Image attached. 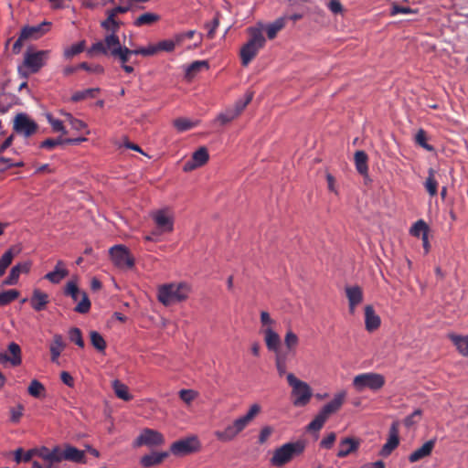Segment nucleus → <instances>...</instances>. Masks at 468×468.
<instances>
[{
    "label": "nucleus",
    "instance_id": "obj_45",
    "mask_svg": "<svg viewBox=\"0 0 468 468\" xmlns=\"http://www.w3.org/2000/svg\"><path fill=\"white\" fill-rule=\"evenodd\" d=\"M86 47V42L84 40H81L78 43H75L71 45L70 47H68L64 49V57L66 58H71L74 56L81 53Z\"/></svg>",
    "mask_w": 468,
    "mask_h": 468
},
{
    "label": "nucleus",
    "instance_id": "obj_17",
    "mask_svg": "<svg viewBox=\"0 0 468 468\" xmlns=\"http://www.w3.org/2000/svg\"><path fill=\"white\" fill-rule=\"evenodd\" d=\"M9 355L5 352L0 353V364L9 362L13 367H17L22 363V352L18 344L12 342L7 346Z\"/></svg>",
    "mask_w": 468,
    "mask_h": 468
},
{
    "label": "nucleus",
    "instance_id": "obj_49",
    "mask_svg": "<svg viewBox=\"0 0 468 468\" xmlns=\"http://www.w3.org/2000/svg\"><path fill=\"white\" fill-rule=\"evenodd\" d=\"M415 143L429 152L434 151V147L427 143V133L423 129L417 132Z\"/></svg>",
    "mask_w": 468,
    "mask_h": 468
},
{
    "label": "nucleus",
    "instance_id": "obj_48",
    "mask_svg": "<svg viewBox=\"0 0 468 468\" xmlns=\"http://www.w3.org/2000/svg\"><path fill=\"white\" fill-rule=\"evenodd\" d=\"M299 344V338L292 330H288L284 336V345L286 349L296 352V347Z\"/></svg>",
    "mask_w": 468,
    "mask_h": 468
},
{
    "label": "nucleus",
    "instance_id": "obj_37",
    "mask_svg": "<svg viewBox=\"0 0 468 468\" xmlns=\"http://www.w3.org/2000/svg\"><path fill=\"white\" fill-rule=\"evenodd\" d=\"M355 164L357 172L365 176L368 172L367 154L364 151H356L355 153Z\"/></svg>",
    "mask_w": 468,
    "mask_h": 468
},
{
    "label": "nucleus",
    "instance_id": "obj_50",
    "mask_svg": "<svg viewBox=\"0 0 468 468\" xmlns=\"http://www.w3.org/2000/svg\"><path fill=\"white\" fill-rule=\"evenodd\" d=\"M19 296V292L16 290H8L0 292V306H5L15 301Z\"/></svg>",
    "mask_w": 468,
    "mask_h": 468
},
{
    "label": "nucleus",
    "instance_id": "obj_29",
    "mask_svg": "<svg viewBox=\"0 0 468 468\" xmlns=\"http://www.w3.org/2000/svg\"><path fill=\"white\" fill-rule=\"evenodd\" d=\"M35 450V455H37L38 457H40L42 460L48 463V468H51L54 463H58V446L54 447L52 450H49L47 447H42L39 450Z\"/></svg>",
    "mask_w": 468,
    "mask_h": 468
},
{
    "label": "nucleus",
    "instance_id": "obj_11",
    "mask_svg": "<svg viewBox=\"0 0 468 468\" xmlns=\"http://www.w3.org/2000/svg\"><path fill=\"white\" fill-rule=\"evenodd\" d=\"M200 448V442L196 436L187 437L173 442L170 452L174 455L183 456L196 452Z\"/></svg>",
    "mask_w": 468,
    "mask_h": 468
},
{
    "label": "nucleus",
    "instance_id": "obj_15",
    "mask_svg": "<svg viewBox=\"0 0 468 468\" xmlns=\"http://www.w3.org/2000/svg\"><path fill=\"white\" fill-rule=\"evenodd\" d=\"M152 218L156 225L157 230L153 232L154 234L169 233L174 229V218L168 213L166 209H161L154 212Z\"/></svg>",
    "mask_w": 468,
    "mask_h": 468
},
{
    "label": "nucleus",
    "instance_id": "obj_47",
    "mask_svg": "<svg viewBox=\"0 0 468 468\" xmlns=\"http://www.w3.org/2000/svg\"><path fill=\"white\" fill-rule=\"evenodd\" d=\"M45 390L44 385L37 379L32 380L27 388L29 395L34 398H40L44 395Z\"/></svg>",
    "mask_w": 468,
    "mask_h": 468
},
{
    "label": "nucleus",
    "instance_id": "obj_57",
    "mask_svg": "<svg viewBox=\"0 0 468 468\" xmlns=\"http://www.w3.org/2000/svg\"><path fill=\"white\" fill-rule=\"evenodd\" d=\"M237 113L235 112V110H232L231 108L227 109L225 112L219 113L217 117V121L220 122V124L224 125L228 122H231L237 117Z\"/></svg>",
    "mask_w": 468,
    "mask_h": 468
},
{
    "label": "nucleus",
    "instance_id": "obj_62",
    "mask_svg": "<svg viewBox=\"0 0 468 468\" xmlns=\"http://www.w3.org/2000/svg\"><path fill=\"white\" fill-rule=\"evenodd\" d=\"M38 31H21V34L18 39L14 43L13 50L14 52H18L20 48L23 45V41L30 37L34 33H37Z\"/></svg>",
    "mask_w": 468,
    "mask_h": 468
},
{
    "label": "nucleus",
    "instance_id": "obj_6",
    "mask_svg": "<svg viewBox=\"0 0 468 468\" xmlns=\"http://www.w3.org/2000/svg\"><path fill=\"white\" fill-rule=\"evenodd\" d=\"M304 449L305 444L301 441L285 443L273 452L270 461L271 464L277 467L282 466L294 457L301 455Z\"/></svg>",
    "mask_w": 468,
    "mask_h": 468
},
{
    "label": "nucleus",
    "instance_id": "obj_53",
    "mask_svg": "<svg viewBox=\"0 0 468 468\" xmlns=\"http://www.w3.org/2000/svg\"><path fill=\"white\" fill-rule=\"evenodd\" d=\"M252 98V92H247L244 98L237 101L234 107L231 109L235 110V112L239 116L241 113V112L246 108V106L251 101Z\"/></svg>",
    "mask_w": 468,
    "mask_h": 468
},
{
    "label": "nucleus",
    "instance_id": "obj_59",
    "mask_svg": "<svg viewBox=\"0 0 468 468\" xmlns=\"http://www.w3.org/2000/svg\"><path fill=\"white\" fill-rule=\"evenodd\" d=\"M69 337L71 342H74L78 346L83 347L84 346V341L82 338L81 331L77 328L73 327L69 332Z\"/></svg>",
    "mask_w": 468,
    "mask_h": 468
},
{
    "label": "nucleus",
    "instance_id": "obj_46",
    "mask_svg": "<svg viewBox=\"0 0 468 468\" xmlns=\"http://www.w3.org/2000/svg\"><path fill=\"white\" fill-rule=\"evenodd\" d=\"M4 165V168H0V173L12 168V167H23L25 165L24 162L21 160L13 159L7 156H0V165Z\"/></svg>",
    "mask_w": 468,
    "mask_h": 468
},
{
    "label": "nucleus",
    "instance_id": "obj_16",
    "mask_svg": "<svg viewBox=\"0 0 468 468\" xmlns=\"http://www.w3.org/2000/svg\"><path fill=\"white\" fill-rule=\"evenodd\" d=\"M209 159L207 149L205 146L199 147L192 154L190 160L184 164L183 170L185 172H190L197 167L203 166Z\"/></svg>",
    "mask_w": 468,
    "mask_h": 468
},
{
    "label": "nucleus",
    "instance_id": "obj_42",
    "mask_svg": "<svg viewBox=\"0 0 468 468\" xmlns=\"http://www.w3.org/2000/svg\"><path fill=\"white\" fill-rule=\"evenodd\" d=\"M63 115L66 118V122L69 123L71 128L76 131H85V134H90V131L87 130V124L79 119H76L72 116L71 113L64 112Z\"/></svg>",
    "mask_w": 468,
    "mask_h": 468
},
{
    "label": "nucleus",
    "instance_id": "obj_1",
    "mask_svg": "<svg viewBox=\"0 0 468 468\" xmlns=\"http://www.w3.org/2000/svg\"><path fill=\"white\" fill-rule=\"evenodd\" d=\"M144 50L143 47L137 48H129L125 45H122L118 36L112 31V34L107 35L103 40L95 42L89 49L88 53L102 54L112 57L117 60L121 68L127 73L131 74L134 71L133 64L137 61L133 59V55H142Z\"/></svg>",
    "mask_w": 468,
    "mask_h": 468
},
{
    "label": "nucleus",
    "instance_id": "obj_4",
    "mask_svg": "<svg viewBox=\"0 0 468 468\" xmlns=\"http://www.w3.org/2000/svg\"><path fill=\"white\" fill-rule=\"evenodd\" d=\"M190 292V286L186 282L166 283L158 288L157 298L160 303L169 306L185 301Z\"/></svg>",
    "mask_w": 468,
    "mask_h": 468
},
{
    "label": "nucleus",
    "instance_id": "obj_55",
    "mask_svg": "<svg viewBox=\"0 0 468 468\" xmlns=\"http://www.w3.org/2000/svg\"><path fill=\"white\" fill-rule=\"evenodd\" d=\"M275 362H282L288 363V361L295 356L294 351H290L289 349L282 350L280 347L275 351Z\"/></svg>",
    "mask_w": 468,
    "mask_h": 468
},
{
    "label": "nucleus",
    "instance_id": "obj_28",
    "mask_svg": "<svg viewBox=\"0 0 468 468\" xmlns=\"http://www.w3.org/2000/svg\"><path fill=\"white\" fill-rule=\"evenodd\" d=\"M365 325L368 332H373L380 325V317L375 313L371 305L365 307Z\"/></svg>",
    "mask_w": 468,
    "mask_h": 468
},
{
    "label": "nucleus",
    "instance_id": "obj_27",
    "mask_svg": "<svg viewBox=\"0 0 468 468\" xmlns=\"http://www.w3.org/2000/svg\"><path fill=\"white\" fill-rule=\"evenodd\" d=\"M30 269V265L27 262L17 263L15 265L8 276L4 281L5 285H15L17 283L19 276L22 272H27Z\"/></svg>",
    "mask_w": 468,
    "mask_h": 468
},
{
    "label": "nucleus",
    "instance_id": "obj_21",
    "mask_svg": "<svg viewBox=\"0 0 468 468\" xmlns=\"http://www.w3.org/2000/svg\"><path fill=\"white\" fill-rule=\"evenodd\" d=\"M346 295L349 303V312L354 314L356 307L363 301V291L357 285L347 286L346 288Z\"/></svg>",
    "mask_w": 468,
    "mask_h": 468
},
{
    "label": "nucleus",
    "instance_id": "obj_64",
    "mask_svg": "<svg viewBox=\"0 0 468 468\" xmlns=\"http://www.w3.org/2000/svg\"><path fill=\"white\" fill-rule=\"evenodd\" d=\"M24 406L22 404H18L16 407L10 409V420L14 423L19 422L21 417L23 416Z\"/></svg>",
    "mask_w": 468,
    "mask_h": 468
},
{
    "label": "nucleus",
    "instance_id": "obj_10",
    "mask_svg": "<svg viewBox=\"0 0 468 468\" xmlns=\"http://www.w3.org/2000/svg\"><path fill=\"white\" fill-rule=\"evenodd\" d=\"M112 262L120 269H132L134 266V258L124 245H115L110 249Z\"/></svg>",
    "mask_w": 468,
    "mask_h": 468
},
{
    "label": "nucleus",
    "instance_id": "obj_43",
    "mask_svg": "<svg viewBox=\"0 0 468 468\" xmlns=\"http://www.w3.org/2000/svg\"><path fill=\"white\" fill-rule=\"evenodd\" d=\"M90 343L93 347L99 352H104L106 349V342L102 335L97 331H90Z\"/></svg>",
    "mask_w": 468,
    "mask_h": 468
},
{
    "label": "nucleus",
    "instance_id": "obj_38",
    "mask_svg": "<svg viewBox=\"0 0 468 468\" xmlns=\"http://www.w3.org/2000/svg\"><path fill=\"white\" fill-rule=\"evenodd\" d=\"M112 388L119 399L124 401H129L133 399L132 395L129 393L128 387L120 380L115 379L112 381Z\"/></svg>",
    "mask_w": 468,
    "mask_h": 468
},
{
    "label": "nucleus",
    "instance_id": "obj_36",
    "mask_svg": "<svg viewBox=\"0 0 468 468\" xmlns=\"http://www.w3.org/2000/svg\"><path fill=\"white\" fill-rule=\"evenodd\" d=\"M160 19V16L154 13H144L139 16L133 22V26L140 27H152Z\"/></svg>",
    "mask_w": 468,
    "mask_h": 468
},
{
    "label": "nucleus",
    "instance_id": "obj_2",
    "mask_svg": "<svg viewBox=\"0 0 468 468\" xmlns=\"http://www.w3.org/2000/svg\"><path fill=\"white\" fill-rule=\"evenodd\" d=\"M277 33L278 31H252L239 51L241 65L247 67L263 48L266 37L272 40L277 37Z\"/></svg>",
    "mask_w": 468,
    "mask_h": 468
},
{
    "label": "nucleus",
    "instance_id": "obj_51",
    "mask_svg": "<svg viewBox=\"0 0 468 468\" xmlns=\"http://www.w3.org/2000/svg\"><path fill=\"white\" fill-rule=\"evenodd\" d=\"M36 450H29L24 452L22 448H18L15 451V461L19 463L21 462L27 463L29 462L33 456L35 455Z\"/></svg>",
    "mask_w": 468,
    "mask_h": 468
},
{
    "label": "nucleus",
    "instance_id": "obj_9",
    "mask_svg": "<svg viewBox=\"0 0 468 468\" xmlns=\"http://www.w3.org/2000/svg\"><path fill=\"white\" fill-rule=\"evenodd\" d=\"M165 443L164 435L153 429H144L139 436L133 441V446L134 448L147 446V447H157Z\"/></svg>",
    "mask_w": 468,
    "mask_h": 468
},
{
    "label": "nucleus",
    "instance_id": "obj_7",
    "mask_svg": "<svg viewBox=\"0 0 468 468\" xmlns=\"http://www.w3.org/2000/svg\"><path fill=\"white\" fill-rule=\"evenodd\" d=\"M287 381L292 387V395L294 398L292 404L295 407L306 406L313 396L310 386L298 379L292 373L287 374Z\"/></svg>",
    "mask_w": 468,
    "mask_h": 468
},
{
    "label": "nucleus",
    "instance_id": "obj_26",
    "mask_svg": "<svg viewBox=\"0 0 468 468\" xmlns=\"http://www.w3.org/2000/svg\"><path fill=\"white\" fill-rule=\"evenodd\" d=\"M169 453L167 452H151L144 455L140 460V464L144 468L153 467L160 464Z\"/></svg>",
    "mask_w": 468,
    "mask_h": 468
},
{
    "label": "nucleus",
    "instance_id": "obj_60",
    "mask_svg": "<svg viewBox=\"0 0 468 468\" xmlns=\"http://www.w3.org/2000/svg\"><path fill=\"white\" fill-rule=\"evenodd\" d=\"M411 13H413V10L411 8H410L409 6L403 5L397 2H393L391 5L390 14L392 16L398 15V14L407 15V14H411Z\"/></svg>",
    "mask_w": 468,
    "mask_h": 468
},
{
    "label": "nucleus",
    "instance_id": "obj_35",
    "mask_svg": "<svg viewBox=\"0 0 468 468\" xmlns=\"http://www.w3.org/2000/svg\"><path fill=\"white\" fill-rule=\"evenodd\" d=\"M300 18H302V15L299 14L281 16L269 25L266 29H282L283 27H290V22H293Z\"/></svg>",
    "mask_w": 468,
    "mask_h": 468
},
{
    "label": "nucleus",
    "instance_id": "obj_34",
    "mask_svg": "<svg viewBox=\"0 0 468 468\" xmlns=\"http://www.w3.org/2000/svg\"><path fill=\"white\" fill-rule=\"evenodd\" d=\"M208 69V64L205 60H196L191 64L186 66L185 76L186 79L191 80L197 76L202 69Z\"/></svg>",
    "mask_w": 468,
    "mask_h": 468
},
{
    "label": "nucleus",
    "instance_id": "obj_54",
    "mask_svg": "<svg viewBox=\"0 0 468 468\" xmlns=\"http://www.w3.org/2000/svg\"><path fill=\"white\" fill-rule=\"evenodd\" d=\"M97 92H99V89H97V88L87 89L84 90L77 91L72 95L71 100L73 101H80L85 100L90 97L93 98V97H95V94Z\"/></svg>",
    "mask_w": 468,
    "mask_h": 468
},
{
    "label": "nucleus",
    "instance_id": "obj_30",
    "mask_svg": "<svg viewBox=\"0 0 468 468\" xmlns=\"http://www.w3.org/2000/svg\"><path fill=\"white\" fill-rule=\"evenodd\" d=\"M262 332L267 348L274 352L280 347L281 340L279 335L271 326L262 329Z\"/></svg>",
    "mask_w": 468,
    "mask_h": 468
},
{
    "label": "nucleus",
    "instance_id": "obj_13",
    "mask_svg": "<svg viewBox=\"0 0 468 468\" xmlns=\"http://www.w3.org/2000/svg\"><path fill=\"white\" fill-rule=\"evenodd\" d=\"M14 131L25 137H30L37 131V124L26 113H18L14 119Z\"/></svg>",
    "mask_w": 468,
    "mask_h": 468
},
{
    "label": "nucleus",
    "instance_id": "obj_32",
    "mask_svg": "<svg viewBox=\"0 0 468 468\" xmlns=\"http://www.w3.org/2000/svg\"><path fill=\"white\" fill-rule=\"evenodd\" d=\"M448 338L453 343L462 356H468V335H459L456 334H449Z\"/></svg>",
    "mask_w": 468,
    "mask_h": 468
},
{
    "label": "nucleus",
    "instance_id": "obj_18",
    "mask_svg": "<svg viewBox=\"0 0 468 468\" xmlns=\"http://www.w3.org/2000/svg\"><path fill=\"white\" fill-rule=\"evenodd\" d=\"M142 56L150 57L161 51L170 52L175 48V42L170 39H165L158 42L157 44H151L147 47H143Z\"/></svg>",
    "mask_w": 468,
    "mask_h": 468
},
{
    "label": "nucleus",
    "instance_id": "obj_23",
    "mask_svg": "<svg viewBox=\"0 0 468 468\" xmlns=\"http://www.w3.org/2000/svg\"><path fill=\"white\" fill-rule=\"evenodd\" d=\"M360 446V441L355 438H345L339 442L337 457L345 458L350 453L357 451Z\"/></svg>",
    "mask_w": 468,
    "mask_h": 468
},
{
    "label": "nucleus",
    "instance_id": "obj_25",
    "mask_svg": "<svg viewBox=\"0 0 468 468\" xmlns=\"http://www.w3.org/2000/svg\"><path fill=\"white\" fill-rule=\"evenodd\" d=\"M129 10L128 6H117L111 11L106 20L101 22V27L104 29H117L123 24L115 18L117 14L125 13Z\"/></svg>",
    "mask_w": 468,
    "mask_h": 468
},
{
    "label": "nucleus",
    "instance_id": "obj_41",
    "mask_svg": "<svg viewBox=\"0 0 468 468\" xmlns=\"http://www.w3.org/2000/svg\"><path fill=\"white\" fill-rule=\"evenodd\" d=\"M173 124L178 132L182 133L197 126L198 121L193 122L186 118H177L174 120Z\"/></svg>",
    "mask_w": 468,
    "mask_h": 468
},
{
    "label": "nucleus",
    "instance_id": "obj_3",
    "mask_svg": "<svg viewBox=\"0 0 468 468\" xmlns=\"http://www.w3.org/2000/svg\"><path fill=\"white\" fill-rule=\"evenodd\" d=\"M346 398L345 390L335 394L334 399L323 406L314 420L307 425L306 430L310 432L319 431L333 414L336 413L343 406Z\"/></svg>",
    "mask_w": 468,
    "mask_h": 468
},
{
    "label": "nucleus",
    "instance_id": "obj_63",
    "mask_svg": "<svg viewBox=\"0 0 468 468\" xmlns=\"http://www.w3.org/2000/svg\"><path fill=\"white\" fill-rule=\"evenodd\" d=\"M197 396V393L193 389H181L179 391V398L186 404H190Z\"/></svg>",
    "mask_w": 468,
    "mask_h": 468
},
{
    "label": "nucleus",
    "instance_id": "obj_33",
    "mask_svg": "<svg viewBox=\"0 0 468 468\" xmlns=\"http://www.w3.org/2000/svg\"><path fill=\"white\" fill-rule=\"evenodd\" d=\"M66 345L61 335H55L50 345L49 350L51 361L57 362Z\"/></svg>",
    "mask_w": 468,
    "mask_h": 468
},
{
    "label": "nucleus",
    "instance_id": "obj_61",
    "mask_svg": "<svg viewBox=\"0 0 468 468\" xmlns=\"http://www.w3.org/2000/svg\"><path fill=\"white\" fill-rule=\"evenodd\" d=\"M80 69L86 70L88 72L95 73V74H102L104 72V69L102 66L99 64L90 65L87 62H81L78 65Z\"/></svg>",
    "mask_w": 468,
    "mask_h": 468
},
{
    "label": "nucleus",
    "instance_id": "obj_39",
    "mask_svg": "<svg viewBox=\"0 0 468 468\" xmlns=\"http://www.w3.org/2000/svg\"><path fill=\"white\" fill-rule=\"evenodd\" d=\"M18 251L19 250L16 248H10L2 255L0 258V277L5 274V270L12 263L15 255L18 253Z\"/></svg>",
    "mask_w": 468,
    "mask_h": 468
},
{
    "label": "nucleus",
    "instance_id": "obj_8",
    "mask_svg": "<svg viewBox=\"0 0 468 468\" xmlns=\"http://www.w3.org/2000/svg\"><path fill=\"white\" fill-rule=\"evenodd\" d=\"M385 383L383 375L373 372L356 375L353 379V387L359 392L366 388L378 391L384 387Z\"/></svg>",
    "mask_w": 468,
    "mask_h": 468
},
{
    "label": "nucleus",
    "instance_id": "obj_44",
    "mask_svg": "<svg viewBox=\"0 0 468 468\" xmlns=\"http://www.w3.org/2000/svg\"><path fill=\"white\" fill-rule=\"evenodd\" d=\"M261 408L259 404H253L250 407L248 412L239 417L241 422L248 427V425L255 419V417L261 412Z\"/></svg>",
    "mask_w": 468,
    "mask_h": 468
},
{
    "label": "nucleus",
    "instance_id": "obj_58",
    "mask_svg": "<svg viewBox=\"0 0 468 468\" xmlns=\"http://www.w3.org/2000/svg\"><path fill=\"white\" fill-rule=\"evenodd\" d=\"M65 138H48L40 144V147L48 150H53L55 147L65 144Z\"/></svg>",
    "mask_w": 468,
    "mask_h": 468
},
{
    "label": "nucleus",
    "instance_id": "obj_20",
    "mask_svg": "<svg viewBox=\"0 0 468 468\" xmlns=\"http://www.w3.org/2000/svg\"><path fill=\"white\" fill-rule=\"evenodd\" d=\"M435 439L427 441L421 447L416 449L409 455L410 463H416L430 456L435 447Z\"/></svg>",
    "mask_w": 468,
    "mask_h": 468
},
{
    "label": "nucleus",
    "instance_id": "obj_56",
    "mask_svg": "<svg viewBox=\"0 0 468 468\" xmlns=\"http://www.w3.org/2000/svg\"><path fill=\"white\" fill-rule=\"evenodd\" d=\"M47 119H48V123L51 125L52 127V130L56 133H61L62 134H67L68 132L67 130L65 129L64 125H63V122L58 120V119H55L51 114H47Z\"/></svg>",
    "mask_w": 468,
    "mask_h": 468
},
{
    "label": "nucleus",
    "instance_id": "obj_31",
    "mask_svg": "<svg viewBox=\"0 0 468 468\" xmlns=\"http://www.w3.org/2000/svg\"><path fill=\"white\" fill-rule=\"evenodd\" d=\"M70 297L74 302L79 301L80 297L81 298L80 301L79 302V303L74 308L75 312H77L79 314L89 313V311L90 310L91 303H90V301L85 292H81L80 290H79L78 294H73V296H70Z\"/></svg>",
    "mask_w": 468,
    "mask_h": 468
},
{
    "label": "nucleus",
    "instance_id": "obj_5",
    "mask_svg": "<svg viewBox=\"0 0 468 468\" xmlns=\"http://www.w3.org/2000/svg\"><path fill=\"white\" fill-rule=\"evenodd\" d=\"M49 51H27L24 55L23 64L17 69L18 74L27 79L30 74L37 73L46 64Z\"/></svg>",
    "mask_w": 468,
    "mask_h": 468
},
{
    "label": "nucleus",
    "instance_id": "obj_40",
    "mask_svg": "<svg viewBox=\"0 0 468 468\" xmlns=\"http://www.w3.org/2000/svg\"><path fill=\"white\" fill-rule=\"evenodd\" d=\"M435 170L433 168H430L428 170V177L426 178V181L424 183V186L427 190V192L431 196L434 197L437 195L438 192V182L435 179Z\"/></svg>",
    "mask_w": 468,
    "mask_h": 468
},
{
    "label": "nucleus",
    "instance_id": "obj_52",
    "mask_svg": "<svg viewBox=\"0 0 468 468\" xmlns=\"http://www.w3.org/2000/svg\"><path fill=\"white\" fill-rule=\"evenodd\" d=\"M429 228L424 220L420 219L413 224L410 229V234L414 237H422L423 233H428Z\"/></svg>",
    "mask_w": 468,
    "mask_h": 468
},
{
    "label": "nucleus",
    "instance_id": "obj_24",
    "mask_svg": "<svg viewBox=\"0 0 468 468\" xmlns=\"http://www.w3.org/2000/svg\"><path fill=\"white\" fill-rule=\"evenodd\" d=\"M68 275L69 271L65 268L64 261H58L54 271L48 272L44 276V279L48 280L51 283L58 284Z\"/></svg>",
    "mask_w": 468,
    "mask_h": 468
},
{
    "label": "nucleus",
    "instance_id": "obj_12",
    "mask_svg": "<svg viewBox=\"0 0 468 468\" xmlns=\"http://www.w3.org/2000/svg\"><path fill=\"white\" fill-rule=\"evenodd\" d=\"M58 463L69 461L75 463H86L85 452L70 445L58 446Z\"/></svg>",
    "mask_w": 468,
    "mask_h": 468
},
{
    "label": "nucleus",
    "instance_id": "obj_22",
    "mask_svg": "<svg viewBox=\"0 0 468 468\" xmlns=\"http://www.w3.org/2000/svg\"><path fill=\"white\" fill-rule=\"evenodd\" d=\"M29 303L35 311H43L49 303V295L40 289H34Z\"/></svg>",
    "mask_w": 468,
    "mask_h": 468
},
{
    "label": "nucleus",
    "instance_id": "obj_19",
    "mask_svg": "<svg viewBox=\"0 0 468 468\" xmlns=\"http://www.w3.org/2000/svg\"><path fill=\"white\" fill-rule=\"evenodd\" d=\"M399 443L398 423L393 422L389 429V437L387 442L383 445L380 454L382 456H388L393 450H395Z\"/></svg>",
    "mask_w": 468,
    "mask_h": 468
},
{
    "label": "nucleus",
    "instance_id": "obj_14",
    "mask_svg": "<svg viewBox=\"0 0 468 468\" xmlns=\"http://www.w3.org/2000/svg\"><path fill=\"white\" fill-rule=\"evenodd\" d=\"M247 427L238 418L229 424L224 430H218L214 431L216 439L222 442H229L233 441L241 431Z\"/></svg>",
    "mask_w": 468,
    "mask_h": 468
}]
</instances>
